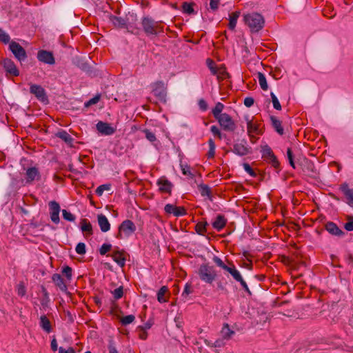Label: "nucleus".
Wrapping results in <instances>:
<instances>
[{
  "label": "nucleus",
  "mask_w": 353,
  "mask_h": 353,
  "mask_svg": "<svg viewBox=\"0 0 353 353\" xmlns=\"http://www.w3.org/2000/svg\"><path fill=\"white\" fill-rule=\"evenodd\" d=\"M245 23L250 28L252 32H258L265 24L263 17L257 12H252L243 16Z\"/></svg>",
  "instance_id": "nucleus-1"
},
{
  "label": "nucleus",
  "mask_w": 353,
  "mask_h": 353,
  "mask_svg": "<svg viewBox=\"0 0 353 353\" xmlns=\"http://www.w3.org/2000/svg\"><path fill=\"white\" fill-rule=\"evenodd\" d=\"M141 26L148 36L157 35L163 32V28L159 25V23L148 16L142 18Z\"/></svg>",
  "instance_id": "nucleus-2"
},
{
  "label": "nucleus",
  "mask_w": 353,
  "mask_h": 353,
  "mask_svg": "<svg viewBox=\"0 0 353 353\" xmlns=\"http://www.w3.org/2000/svg\"><path fill=\"white\" fill-rule=\"evenodd\" d=\"M197 274L202 281L209 284L214 281L217 276L214 267L208 263L201 264L198 268Z\"/></svg>",
  "instance_id": "nucleus-3"
},
{
  "label": "nucleus",
  "mask_w": 353,
  "mask_h": 353,
  "mask_svg": "<svg viewBox=\"0 0 353 353\" xmlns=\"http://www.w3.org/2000/svg\"><path fill=\"white\" fill-rule=\"evenodd\" d=\"M137 227L135 224L130 220L123 221L119 226V232L117 238L122 239L128 238L134 233Z\"/></svg>",
  "instance_id": "nucleus-4"
},
{
  "label": "nucleus",
  "mask_w": 353,
  "mask_h": 353,
  "mask_svg": "<svg viewBox=\"0 0 353 353\" xmlns=\"http://www.w3.org/2000/svg\"><path fill=\"white\" fill-rule=\"evenodd\" d=\"M110 21L117 28H126L128 32L134 34H139L140 29L139 28H133L127 23V20L124 18L117 17L112 14L109 15Z\"/></svg>",
  "instance_id": "nucleus-5"
},
{
  "label": "nucleus",
  "mask_w": 353,
  "mask_h": 353,
  "mask_svg": "<svg viewBox=\"0 0 353 353\" xmlns=\"http://www.w3.org/2000/svg\"><path fill=\"white\" fill-rule=\"evenodd\" d=\"M221 127L225 131L234 132L236 129V124L232 118L227 113H223L216 119Z\"/></svg>",
  "instance_id": "nucleus-6"
},
{
  "label": "nucleus",
  "mask_w": 353,
  "mask_h": 353,
  "mask_svg": "<svg viewBox=\"0 0 353 353\" xmlns=\"http://www.w3.org/2000/svg\"><path fill=\"white\" fill-rule=\"evenodd\" d=\"M262 157L268 161L274 168H279V162L274 155L272 150L270 146L265 145L261 148Z\"/></svg>",
  "instance_id": "nucleus-7"
},
{
  "label": "nucleus",
  "mask_w": 353,
  "mask_h": 353,
  "mask_svg": "<svg viewBox=\"0 0 353 353\" xmlns=\"http://www.w3.org/2000/svg\"><path fill=\"white\" fill-rule=\"evenodd\" d=\"M152 92L160 101H165L167 94V86L162 81H158L154 83L152 85Z\"/></svg>",
  "instance_id": "nucleus-8"
},
{
  "label": "nucleus",
  "mask_w": 353,
  "mask_h": 353,
  "mask_svg": "<svg viewBox=\"0 0 353 353\" xmlns=\"http://www.w3.org/2000/svg\"><path fill=\"white\" fill-rule=\"evenodd\" d=\"M37 59L47 65L55 64V59L52 52L46 50H39L37 54Z\"/></svg>",
  "instance_id": "nucleus-9"
},
{
  "label": "nucleus",
  "mask_w": 353,
  "mask_h": 353,
  "mask_svg": "<svg viewBox=\"0 0 353 353\" xmlns=\"http://www.w3.org/2000/svg\"><path fill=\"white\" fill-rule=\"evenodd\" d=\"M9 48L14 54V57L19 61H23L27 57L25 49L16 41H12L10 43Z\"/></svg>",
  "instance_id": "nucleus-10"
},
{
  "label": "nucleus",
  "mask_w": 353,
  "mask_h": 353,
  "mask_svg": "<svg viewBox=\"0 0 353 353\" xmlns=\"http://www.w3.org/2000/svg\"><path fill=\"white\" fill-rule=\"evenodd\" d=\"M30 92L31 94H34L37 97V99L43 103H46L48 101L46 91L41 85L31 84L30 88Z\"/></svg>",
  "instance_id": "nucleus-11"
},
{
  "label": "nucleus",
  "mask_w": 353,
  "mask_h": 353,
  "mask_svg": "<svg viewBox=\"0 0 353 353\" xmlns=\"http://www.w3.org/2000/svg\"><path fill=\"white\" fill-rule=\"evenodd\" d=\"M232 152L242 157L250 154L251 152V148L248 147L245 140H242L240 143L234 144Z\"/></svg>",
  "instance_id": "nucleus-12"
},
{
  "label": "nucleus",
  "mask_w": 353,
  "mask_h": 353,
  "mask_svg": "<svg viewBox=\"0 0 353 353\" xmlns=\"http://www.w3.org/2000/svg\"><path fill=\"white\" fill-rule=\"evenodd\" d=\"M164 210L167 214H172L177 217L184 216L187 213L184 207H178L173 204H166Z\"/></svg>",
  "instance_id": "nucleus-13"
},
{
  "label": "nucleus",
  "mask_w": 353,
  "mask_h": 353,
  "mask_svg": "<svg viewBox=\"0 0 353 353\" xmlns=\"http://www.w3.org/2000/svg\"><path fill=\"white\" fill-rule=\"evenodd\" d=\"M247 121V130L249 136L252 134H261V124L254 121L252 119H249L248 117H245Z\"/></svg>",
  "instance_id": "nucleus-14"
},
{
  "label": "nucleus",
  "mask_w": 353,
  "mask_h": 353,
  "mask_svg": "<svg viewBox=\"0 0 353 353\" xmlns=\"http://www.w3.org/2000/svg\"><path fill=\"white\" fill-rule=\"evenodd\" d=\"M96 126L97 130L104 135H112L116 131L115 128L112 127L110 124L103 121H99Z\"/></svg>",
  "instance_id": "nucleus-15"
},
{
  "label": "nucleus",
  "mask_w": 353,
  "mask_h": 353,
  "mask_svg": "<svg viewBox=\"0 0 353 353\" xmlns=\"http://www.w3.org/2000/svg\"><path fill=\"white\" fill-rule=\"evenodd\" d=\"M73 64L75 66H92L94 63L90 57L86 55L76 56L73 58Z\"/></svg>",
  "instance_id": "nucleus-16"
},
{
  "label": "nucleus",
  "mask_w": 353,
  "mask_h": 353,
  "mask_svg": "<svg viewBox=\"0 0 353 353\" xmlns=\"http://www.w3.org/2000/svg\"><path fill=\"white\" fill-rule=\"evenodd\" d=\"M210 73L216 76L219 81H222L230 77L229 73L225 70L226 68H209Z\"/></svg>",
  "instance_id": "nucleus-17"
},
{
  "label": "nucleus",
  "mask_w": 353,
  "mask_h": 353,
  "mask_svg": "<svg viewBox=\"0 0 353 353\" xmlns=\"http://www.w3.org/2000/svg\"><path fill=\"white\" fill-rule=\"evenodd\" d=\"M157 185L161 192L171 193L173 185L165 177H161L157 181Z\"/></svg>",
  "instance_id": "nucleus-18"
},
{
  "label": "nucleus",
  "mask_w": 353,
  "mask_h": 353,
  "mask_svg": "<svg viewBox=\"0 0 353 353\" xmlns=\"http://www.w3.org/2000/svg\"><path fill=\"white\" fill-rule=\"evenodd\" d=\"M97 221L99 228L103 232H106L110 230V223L107 217L104 214H99L97 216Z\"/></svg>",
  "instance_id": "nucleus-19"
},
{
  "label": "nucleus",
  "mask_w": 353,
  "mask_h": 353,
  "mask_svg": "<svg viewBox=\"0 0 353 353\" xmlns=\"http://www.w3.org/2000/svg\"><path fill=\"white\" fill-rule=\"evenodd\" d=\"M340 190L347 199V203L353 206V188H350L347 183H343L341 185Z\"/></svg>",
  "instance_id": "nucleus-20"
},
{
  "label": "nucleus",
  "mask_w": 353,
  "mask_h": 353,
  "mask_svg": "<svg viewBox=\"0 0 353 353\" xmlns=\"http://www.w3.org/2000/svg\"><path fill=\"white\" fill-rule=\"evenodd\" d=\"M325 230L332 235L340 236L344 234V232L341 229H339V228L334 222H327L325 224Z\"/></svg>",
  "instance_id": "nucleus-21"
},
{
  "label": "nucleus",
  "mask_w": 353,
  "mask_h": 353,
  "mask_svg": "<svg viewBox=\"0 0 353 353\" xmlns=\"http://www.w3.org/2000/svg\"><path fill=\"white\" fill-rule=\"evenodd\" d=\"M52 280L54 283L55 285L58 287L60 290L64 292H67L68 288L64 282L63 279L61 277V276L59 274H54L52 276Z\"/></svg>",
  "instance_id": "nucleus-22"
},
{
  "label": "nucleus",
  "mask_w": 353,
  "mask_h": 353,
  "mask_svg": "<svg viewBox=\"0 0 353 353\" xmlns=\"http://www.w3.org/2000/svg\"><path fill=\"white\" fill-rule=\"evenodd\" d=\"M227 219L222 214H219L212 222V227L217 231H221L226 225Z\"/></svg>",
  "instance_id": "nucleus-23"
},
{
  "label": "nucleus",
  "mask_w": 353,
  "mask_h": 353,
  "mask_svg": "<svg viewBox=\"0 0 353 353\" xmlns=\"http://www.w3.org/2000/svg\"><path fill=\"white\" fill-rule=\"evenodd\" d=\"M113 261L116 262L121 268L125 266V258L124 256L123 251H116L114 252L111 255Z\"/></svg>",
  "instance_id": "nucleus-24"
},
{
  "label": "nucleus",
  "mask_w": 353,
  "mask_h": 353,
  "mask_svg": "<svg viewBox=\"0 0 353 353\" xmlns=\"http://www.w3.org/2000/svg\"><path fill=\"white\" fill-rule=\"evenodd\" d=\"M27 181L30 182L39 179V172L37 168L32 167L26 170Z\"/></svg>",
  "instance_id": "nucleus-25"
},
{
  "label": "nucleus",
  "mask_w": 353,
  "mask_h": 353,
  "mask_svg": "<svg viewBox=\"0 0 353 353\" xmlns=\"http://www.w3.org/2000/svg\"><path fill=\"white\" fill-rule=\"evenodd\" d=\"M56 137L62 139L67 144L70 146L72 145V142L74 141L73 138L65 130H60L56 133Z\"/></svg>",
  "instance_id": "nucleus-26"
},
{
  "label": "nucleus",
  "mask_w": 353,
  "mask_h": 353,
  "mask_svg": "<svg viewBox=\"0 0 353 353\" xmlns=\"http://www.w3.org/2000/svg\"><path fill=\"white\" fill-rule=\"evenodd\" d=\"M234 334L235 332L230 330L228 323L223 325L220 332L221 336L225 340L230 339Z\"/></svg>",
  "instance_id": "nucleus-27"
},
{
  "label": "nucleus",
  "mask_w": 353,
  "mask_h": 353,
  "mask_svg": "<svg viewBox=\"0 0 353 353\" xmlns=\"http://www.w3.org/2000/svg\"><path fill=\"white\" fill-rule=\"evenodd\" d=\"M40 326L47 333H50L52 331V326L50 320L46 315H42L40 317Z\"/></svg>",
  "instance_id": "nucleus-28"
},
{
  "label": "nucleus",
  "mask_w": 353,
  "mask_h": 353,
  "mask_svg": "<svg viewBox=\"0 0 353 353\" xmlns=\"http://www.w3.org/2000/svg\"><path fill=\"white\" fill-rule=\"evenodd\" d=\"M270 120L272 122V125L274 130L280 134L283 135L284 133L283 128L281 125V121L279 120L276 117L271 116Z\"/></svg>",
  "instance_id": "nucleus-29"
},
{
  "label": "nucleus",
  "mask_w": 353,
  "mask_h": 353,
  "mask_svg": "<svg viewBox=\"0 0 353 353\" xmlns=\"http://www.w3.org/2000/svg\"><path fill=\"white\" fill-rule=\"evenodd\" d=\"M240 11H235L234 12H232L230 15V18H229V23H228V28L231 30H234L236 26V23H237V20L240 16Z\"/></svg>",
  "instance_id": "nucleus-30"
},
{
  "label": "nucleus",
  "mask_w": 353,
  "mask_h": 353,
  "mask_svg": "<svg viewBox=\"0 0 353 353\" xmlns=\"http://www.w3.org/2000/svg\"><path fill=\"white\" fill-rule=\"evenodd\" d=\"M303 170L307 174L312 177H315L317 174L314 165L311 161H306Z\"/></svg>",
  "instance_id": "nucleus-31"
},
{
  "label": "nucleus",
  "mask_w": 353,
  "mask_h": 353,
  "mask_svg": "<svg viewBox=\"0 0 353 353\" xmlns=\"http://www.w3.org/2000/svg\"><path fill=\"white\" fill-rule=\"evenodd\" d=\"M199 190L202 196H208L212 201V192L210 188L206 184H200L198 186Z\"/></svg>",
  "instance_id": "nucleus-32"
},
{
  "label": "nucleus",
  "mask_w": 353,
  "mask_h": 353,
  "mask_svg": "<svg viewBox=\"0 0 353 353\" xmlns=\"http://www.w3.org/2000/svg\"><path fill=\"white\" fill-rule=\"evenodd\" d=\"M226 271L228 272L234 278V279L238 282H240L242 279H243L241 273L238 270L236 269L234 265H232L231 267H229Z\"/></svg>",
  "instance_id": "nucleus-33"
},
{
  "label": "nucleus",
  "mask_w": 353,
  "mask_h": 353,
  "mask_svg": "<svg viewBox=\"0 0 353 353\" xmlns=\"http://www.w3.org/2000/svg\"><path fill=\"white\" fill-rule=\"evenodd\" d=\"M244 63L250 66L252 65H257L259 64L261 66H268L267 65L263 64L255 54H253L250 59H245Z\"/></svg>",
  "instance_id": "nucleus-34"
},
{
  "label": "nucleus",
  "mask_w": 353,
  "mask_h": 353,
  "mask_svg": "<svg viewBox=\"0 0 353 353\" xmlns=\"http://www.w3.org/2000/svg\"><path fill=\"white\" fill-rule=\"evenodd\" d=\"M244 63L250 66L252 65H257L259 64L261 66H268L267 65L263 64L255 54H253L250 59H245Z\"/></svg>",
  "instance_id": "nucleus-35"
},
{
  "label": "nucleus",
  "mask_w": 353,
  "mask_h": 353,
  "mask_svg": "<svg viewBox=\"0 0 353 353\" xmlns=\"http://www.w3.org/2000/svg\"><path fill=\"white\" fill-rule=\"evenodd\" d=\"M195 5L194 3H188V2H183L182 3V10L183 12L188 14H194L196 12L193 8V6Z\"/></svg>",
  "instance_id": "nucleus-36"
},
{
  "label": "nucleus",
  "mask_w": 353,
  "mask_h": 353,
  "mask_svg": "<svg viewBox=\"0 0 353 353\" xmlns=\"http://www.w3.org/2000/svg\"><path fill=\"white\" fill-rule=\"evenodd\" d=\"M168 289L166 286H162L157 292V300L160 303H165L168 300L165 298V294L168 292Z\"/></svg>",
  "instance_id": "nucleus-37"
},
{
  "label": "nucleus",
  "mask_w": 353,
  "mask_h": 353,
  "mask_svg": "<svg viewBox=\"0 0 353 353\" xmlns=\"http://www.w3.org/2000/svg\"><path fill=\"white\" fill-rule=\"evenodd\" d=\"M223 108L224 105L222 103L218 102L216 103L215 107L212 110V113L215 119L220 117V115H222Z\"/></svg>",
  "instance_id": "nucleus-38"
},
{
  "label": "nucleus",
  "mask_w": 353,
  "mask_h": 353,
  "mask_svg": "<svg viewBox=\"0 0 353 353\" xmlns=\"http://www.w3.org/2000/svg\"><path fill=\"white\" fill-rule=\"evenodd\" d=\"M81 224V229L83 232H88L89 234H92V226L87 219H83Z\"/></svg>",
  "instance_id": "nucleus-39"
},
{
  "label": "nucleus",
  "mask_w": 353,
  "mask_h": 353,
  "mask_svg": "<svg viewBox=\"0 0 353 353\" xmlns=\"http://www.w3.org/2000/svg\"><path fill=\"white\" fill-rule=\"evenodd\" d=\"M193 292L192 285L187 283L185 285L184 290L181 294V297L184 301L188 299V296Z\"/></svg>",
  "instance_id": "nucleus-40"
},
{
  "label": "nucleus",
  "mask_w": 353,
  "mask_h": 353,
  "mask_svg": "<svg viewBox=\"0 0 353 353\" xmlns=\"http://www.w3.org/2000/svg\"><path fill=\"white\" fill-rule=\"evenodd\" d=\"M208 225L207 221L204 222H199L195 225L196 232L201 235H204L205 232H206V227Z\"/></svg>",
  "instance_id": "nucleus-41"
},
{
  "label": "nucleus",
  "mask_w": 353,
  "mask_h": 353,
  "mask_svg": "<svg viewBox=\"0 0 353 353\" xmlns=\"http://www.w3.org/2000/svg\"><path fill=\"white\" fill-rule=\"evenodd\" d=\"M180 167L183 174L188 176L191 179L194 176V174L191 172L190 167L188 164L181 162Z\"/></svg>",
  "instance_id": "nucleus-42"
},
{
  "label": "nucleus",
  "mask_w": 353,
  "mask_h": 353,
  "mask_svg": "<svg viewBox=\"0 0 353 353\" xmlns=\"http://www.w3.org/2000/svg\"><path fill=\"white\" fill-rule=\"evenodd\" d=\"M208 145H209V150L207 153V157L208 159H212L214 157V154H215L216 145H215L214 141L212 139H209Z\"/></svg>",
  "instance_id": "nucleus-43"
},
{
  "label": "nucleus",
  "mask_w": 353,
  "mask_h": 353,
  "mask_svg": "<svg viewBox=\"0 0 353 353\" xmlns=\"http://www.w3.org/2000/svg\"><path fill=\"white\" fill-rule=\"evenodd\" d=\"M259 83L262 90H267L268 85L266 81V79L263 74L259 72L258 74Z\"/></svg>",
  "instance_id": "nucleus-44"
},
{
  "label": "nucleus",
  "mask_w": 353,
  "mask_h": 353,
  "mask_svg": "<svg viewBox=\"0 0 353 353\" xmlns=\"http://www.w3.org/2000/svg\"><path fill=\"white\" fill-rule=\"evenodd\" d=\"M19 75V71L17 68H6V76L8 78H10L12 77H17Z\"/></svg>",
  "instance_id": "nucleus-45"
},
{
  "label": "nucleus",
  "mask_w": 353,
  "mask_h": 353,
  "mask_svg": "<svg viewBox=\"0 0 353 353\" xmlns=\"http://www.w3.org/2000/svg\"><path fill=\"white\" fill-rule=\"evenodd\" d=\"M111 189V185L109 183L103 184L97 187L95 192L98 196H101L104 191H109Z\"/></svg>",
  "instance_id": "nucleus-46"
},
{
  "label": "nucleus",
  "mask_w": 353,
  "mask_h": 353,
  "mask_svg": "<svg viewBox=\"0 0 353 353\" xmlns=\"http://www.w3.org/2000/svg\"><path fill=\"white\" fill-rule=\"evenodd\" d=\"M115 300L120 299L123 295V288L120 286L111 292Z\"/></svg>",
  "instance_id": "nucleus-47"
},
{
  "label": "nucleus",
  "mask_w": 353,
  "mask_h": 353,
  "mask_svg": "<svg viewBox=\"0 0 353 353\" xmlns=\"http://www.w3.org/2000/svg\"><path fill=\"white\" fill-rule=\"evenodd\" d=\"M50 212H60L61 208L59 204L55 201H51L48 203Z\"/></svg>",
  "instance_id": "nucleus-48"
},
{
  "label": "nucleus",
  "mask_w": 353,
  "mask_h": 353,
  "mask_svg": "<svg viewBox=\"0 0 353 353\" xmlns=\"http://www.w3.org/2000/svg\"><path fill=\"white\" fill-rule=\"evenodd\" d=\"M62 215L63 218L68 221L74 222L76 219V216L66 210H62Z\"/></svg>",
  "instance_id": "nucleus-49"
},
{
  "label": "nucleus",
  "mask_w": 353,
  "mask_h": 353,
  "mask_svg": "<svg viewBox=\"0 0 353 353\" xmlns=\"http://www.w3.org/2000/svg\"><path fill=\"white\" fill-rule=\"evenodd\" d=\"M134 319L135 316L133 314H130L122 317L121 319V323L123 325H127L130 323H132Z\"/></svg>",
  "instance_id": "nucleus-50"
},
{
  "label": "nucleus",
  "mask_w": 353,
  "mask_h": 353,
  "mask_svg": "<svg viewBox=\"0 0 353 353\" xmlns=\"http://www.w3.org/2000/svg\"><path fill=\"white\" fill-rule=\"evenodd\" d=\"M224 340L225 339H223L221 337V339H216L214 343H210V342H208L207 341H205V343L209 346L215 347H221L224 346V345H225Z\"/></svg>",
  "instance_id": "nucleus-51"
},
{
  "label": "nucleus",
  "mask_w": 353,
  "mask_h": 353,
  "mask_svg": "<svg viewBox=\"0 0 353 353\" xmlns=\"http://www.w3.org/2000/svg\"><path fill=\"white\" fill-rule=\"evenodd\" d=\"M100 99H101V95L97 94L93 98H92L90 100H88V101H86L84 103V106L85 108H89L90 106L97 103L99 101Z\"/></svg>",
  "instance_id": "nucleus-52"
},
{
  "label": "nucleus",
  "mask_w": 353,
  "mask_h": 353,
  "mask_svg": "<svg viewBox=\"0 0 353 353\" xmlns=\"http://www.w3.org/2000/svg\"><path fill=\"white\" fill-rule=\"evenodd\" d=\"M10 37L8 34H7L4 30L0 28V41L6 44L10 42Z\"/></svg>",
  "instance_id": "nucleus-53"
},
{
  "label": "nucleus",
  "mask_w": 353,
  "mask_h": 353,
  "mask_svg": "<svg viewBox=\"0 0 353 353\" xmlns=\"http://www.w3.org/2000/svg\"><path fill=\"white\" fill-rule=\"evenodd\" d=\"M143 132L145 135V138L149 141L152 143L156 141L157 139H156V136H155L154 133H153L152 132H151L150 130H149L148 129L143 130Z\"/></svg>",
  "instance_id": "nucleus-54"
},
{
  "label": "nucleus",
  "mask_w": 353,
  "mask_h": 353,
  "mask_svg": "<svg viewBox=\"0 0 353 353\" xmlns=\"http://www.w3.org/2000/svg\"><path fill=\"white\" fill-rule=\"evenodd\" d=\"M270 96L272 98V101L274 108L276 110H280L281 109V105L279 103L278 98L276 97V95L273 92H271Z\"/></svg>",
  "instance_id": "nucleus-55"
},
{
  "label": "nucleus",
  "mask_w": 353,
  "mask_h": 353,
  "mask_svg": "<svg viewBox=\"0 0 353 353\" xmlns=\"http://www.w3.org/2000/svg\"><path fill=\"white\" fill-rule=\"evenodd\" d=\"M213 261L215 263V264L223 268V270H225L226 271V270L228 269L229 266L225 265V263H223V261L218 256H214L213 258Z\"/></svg>",
  "instance_id": "nucleus-56"
},
{
  "label": "nucleus",
  "mask_w": 353,
  "mask_h": 353,
  "mask_svg": "<svg viewBox=\"0 0 353 353\" xmlns=\"http://www.w3.org/2000/svg\"><path fill=\"white\" fill-rule=\"evenodd\" d=\"M76 252L79 254H84L85 253V245L84 243H79L75 248Z\"/></svg>",
  "instance_id": "nucleus-57"
},
{
  "label": "nucleus",
  "mask_w": 353,
  "mask_h": 353,
  "mask_svg": "<svg viewBox=\"0 0 353 353\" xmlns=\"http://www.w3.org/2000/svg\"><path fill=\"white\" fill-rule=\"evenodd\" d=\"M112 245L110 244L104 243L101 245L99 250L101 255H105L108 252L111 250Z\"/></svg>",
  "instance_id": "nucleus-58"
},
{
  "label": "nucleus",
  "mask_w": 353,
  "mask_h": 353,
  "mask_svg": "<svg viewBox=\"0 0 353 353\" xmlns=\"http://www.w3.org/2000/svg\"><path fill=\"white\" fill-rule=\"evenodd\" d=\"M244 170L252 177H255L256 176V172L254 171V170L251 168V166L247 163H245L243 165Z\"/></svg>",
  "instance_id": "nucleus-59"
},
{
  "label": "nucleus",
  "mask_w": 353,
  "mask_h": 353,
  "mask_svg": "<svg viewBox=\"0 0 353 353\" xmlns=\"http://www.w3.org/2000/svg\"><path fill=\"white\" fill-rule=\"evenodd\" d=\"M287 156H288V159L290 165L294 169L295 164H294V159H293V154H292V150L290 148H288L287 150Z\"/></svg>",
  "instance_id": "nucleus-60"
},
{
  "label": "nucleus",
  "mask_w": 353,
  "mask_h": 353,
  "mask_svg": "<svg viewBox=\"0 0 353 353\" xmlns=\"http://www.w3.org/2000/svg\"><path fill=\"white\" fill-rule=\"evenodd\" d=\"M72 270L69 266H65V268H63L62 271V272L65 274V276L69 281H70L72 279Z\"/></svg>",
  "instance_id": "nucleus-61"
},
{
  "label": "nucleus",
  "mask_w": 353,
  "mask_h": 353,
  "mask_svg": "<svg viewBox=\"0 0 353 353\" xmlns=\"http://www.w3.org/2000/svg\"><path fill=\"white\" fill-rule=\"evenodd\" d=\"M50 219L51 221L55 223L58 224L60 221L59 219V212H50Z\"/></svg>",
  "instance_id": "nucleus-62"
},
{
  "label": "nucleus",
  "mask_w": 353,
  "mask_h": 353,
  "mask_svg": "<svg viewBox=\"0 0 353 353\" xmlns=\"http://www.w3.org/2000/svg\"><path fill=\"white\" fill-rule=\"evenodd\" d=\"M210 131L214 135L217 136L219 139H222L221 132L216 125L211 126Z\"/></svg>",
  "instance_id": "nucleus-63"
},
{
  "label": "nucleus",
  "mask_w": 353,
  "mask_h": 353,
  "mask_svg": "<svg viewBox=\"0 0 353 353\" xmlns=\"http://www.w3.org/2000/svg\"><path fill=\"white\" fill-rule=\"evenodd\" d=\"M139 336L142 340H145L148 337V334L146 330L143 327H139Z\"/></svg>",
  "instance_id": "nucleus-64"
}]
</instances>
